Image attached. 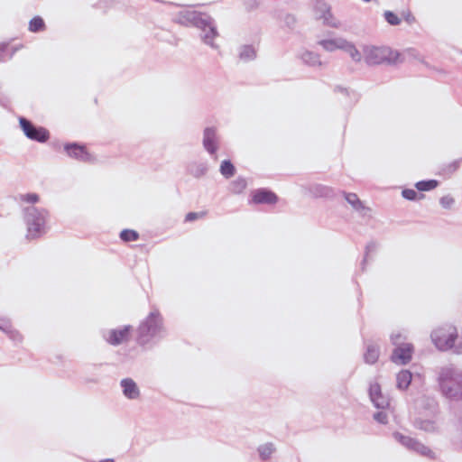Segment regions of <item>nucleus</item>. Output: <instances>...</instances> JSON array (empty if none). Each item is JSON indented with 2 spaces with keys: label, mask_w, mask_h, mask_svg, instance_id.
<instances>
[{
  "label": "nucleus",
  "mask_w": 462,
  "mask_h": 462,
  "mask_svg": "<svg viewBox=\"0 0 462 462\" xmlns=\"http://www.w3.org/2000/svg\"><path fill=\"white\" fill-rule=\"evenodd\" d=\"M344 195L346 201L353 207V208H355L356 210H360L364 208L363 203L358 199L356 194L344 192Z\"/></svg>",
  "instance_id": "b1692460"
},
{
  "label": "nucleus",
  "mask_w": 462,
  "mask_h": 462,
  "mask_svg": "<svg viewBox=\"0 0 462 462\" xmlns=\"http://www.w3.org/2000/svg\"><path fill=\"white\" fill-rule=\"evenodd\" d=\"M45 23L43 19L40 16H34L29 22V31L32 32H38L45 30Z\"/></svg>",
  "instance_id": "412c9836"
},
{
  "label": "nucleus",
  "mask_w": 462,
  "mask_h": 462,
  "mask_svg": "<svg viewBox=\"0 0 462 462\" xmlns=\"http://www.w3.org/2000/svg\"><path fill=\"white\" fill-rule=\"evenodd\" d=\"M402 195L404 199H406L408 200H416L418 199H420L424 197L423 195L418 196L417 191H415L414 189H403L402 192Z\"/></svg>",
  "instance_id": "c756f323"
},
{
  "label": "nucleus",
  "mask_w": 462,
  "mask_h": 462,
  "mask_svg": "<svg viewBox=\"0 0 462 462\" xmlns=\"http://www.w3.org/2000/svg\"><path fill=\"white\" fill-rule=\"evenodd\" d=\"M20 199L28 203H37L40 200V197L36 193L23 194L20 196Z\"/></svg>",
  "instance_id": "2f4dec72"
},
{
  "label": "nucleus",
  "mask_w": 462,
  "mask_h": 462,
  "mask_svg": "<svg viewBox=\"0 0 462 462\" xmlns=\"http://www.w3.org/2000/svg\"><path fill=\"white\" fill-rule=\"evenodd\" d=\"M378 357L379 347L372 344L368 345L364 355L365 362L369 365H373L378 360Z\"/></svg>",
  "instance_id": "f3484780"
},
{
  "label": "nucleus",
  "mask_w": 462,
  "mask_h": 462,
  "mask_svg": "<svg viewBox=\"0 0 462 462\" xmlns=\"http://www.w3.org/2000/svg\"><path fill=\"white\" fill-rule=\"evenodd\" d=\"M48 212L44 208L30 206L24 208V221L27 226L28 239L40 237L45 232Z\"/></svg>",
  "instance_id": "39448f33"
},
{
  "label": "nucleus",
  "mask_w": 462,
  "mask_h": 462,
  "mask_svg": "<svg viewBox=\"0 0 462 462\" xmlns=\"http://www.w3.org/2000/svg\"><path fill=\"white\" fill-rule=\"evenodd\" d=\"M346 42V39L344 38H335V39H327L322 40L319 42V44L327 51H335L337 50H342L344 48Z\"/></svg>",
  "instance_id": "4468645a"
},
{
  "label": "nucleus",
  "mask_w": 462,
  "mask_h": 462,
  "mask_svg": "<svg viewBox=\"0 0 462 462\" xmlns=\"http://www.w3.org/2000/svg\"><path fill=\"white\" fill-rule=\"evenodd\" d=\"M323 19L328 25L332 27H337L339 25V23L333 17L329 8H328L324 14Z\"/></svg>",
  "instance_id": "7c9ffc66"
},
{
  "label": "nucleus",
  "mask_w": 462,
  "mask_h": 462,
  "mask_svg": "<svg viewBox=\"0 0 462 462\" xmlns=\"http://www.w3.org/2000/svg\"><path fill=\"white\" fill-rule=\"evenodd\" d=\"M57 152L70 159L92 163L99 161L100 155L90 151L89 146H57Z\"/></svg>",
  "instance_id": "0eeeda50"
},
{
  "label": "nucleus",
  "mask_w": 462,
  "mask_h": 462,
  "mask_svg": "<svg viewBox=\"0 0 462 462\" xmlns=\"http://www.w3.org/2000/svg\"><path fill=\"white\" fill-rule=\"evenodd\" d=\"M208 147V152L210 153V154H214L217 151V146H213V145H210V146H207Z\"/></svg>",
  "instance_id": "37998d69"
},
{
  "label": "nucleus",
  "mask_w": 462,
  "mask_h": 462,
  "mask_svg": "<svg viewBox=\"0 0 462 462\" xmlns=\"http://www.w3.org/2000/svg\"><path fill=\"white\" fill-rule=\"evenodd\" d=\"M393 438L408 449L413 450L422 456L432 457L433 455V452L428 447L411 437L404 436L400 432H394Z\"/></svg>",
  "instance_id": "9d476101"
},
{
  "label": "nucleus",
  "mask_w": 462,
  "mask_h": 462,
  "mask_svg": "<svg viewBox=\"0 0 462 462\" xmlns=\"http://www.w3.org/2000/svg\"><path fill=\"white\" fill-rule=\"evenodd\" d=\"M220 172L225 178L228 179L234 176L236 169L230 161H223L220 165Z\"/></svg>",
  "instance_id": "5701e85b"
},
{
  "label": "nucleus",
  "mask_w": 462,
  "mask_h": 462,
  "mask_svg": "<svg viewBox=\"0 0 462 462\" xmlns=\"http://www.w3.org/2000/svg\"><path fill=\"white\" fill-rule=\"evenodd\" d=\"M405 337L401 333H393L391 341L395 346L391 360L397 365H406L412 357L413 346L411 343L404 342Z\"/></svg>",
  "instance_id": "423d86ee"
},
{
  "label": "nucleus",
  "mask_w": 462,
  "mask_h": 462,
  "mask_svg": "<svg viewBox=\"0 0 462 462\" xmlns=\"http://www.w3.org/2000/svg\"><path fill=\"white\" fill-rule=\"evenodd\" d=\"M18 49L11 47L8 42L0 43V61L5 60L6 57L12 58Z\"/></svg>",
  "instance_id": "aec40b11"
},
{
  "label": "nucleus",
  "mask_w": 462,
  "mask_h": 462,
  "mask_svg": "<svg viewBox=\"0 0 462 462\" xmlns=\"http://www.w3.org/2000/svg\"><path fill=\"white\" fill-rule=\"evenodd\" d=\"M120 386L124 396L128 400H137L141 396V391L137 383L132 378H124L120 381Z\"/></svg>",
  "instance_id": "f8f14e48"
},
{
  "label": "nucleus",
  "mask_w": 462,
  "mask_h": 462,
  "mask_svg": "<svg viewBox=\"0 0 462 462\" xmlns=\"http://www.w3.org/2000/svg\"><path fill=\"white\" fill-rule=\"evenodd\" d=\"M99 462H115V461L112 458H107V459H103V460H101Z\"/></svg>",
  "instance_id": "c03bdc74"
},
{
  "label": "nucleus",
  "mask_w": 462,
  "mask_h": 462,
  "mask_svg": "<svg viewBox=\"0 0 462 462\" xmlns=\"http://www.w3.org/2000/svg\"><path fill=\"white\" fill-rule=\"evenodd\" d=\"M304 60L307 61V62H311L312 64H315L316 62L320 65L321 62L319 60V56L316 55V54H313L311 52H308L306 54H304Z\"/></svg>",
  "instance_id": "e433bc0d"
},
{
  "label": "nucleus",
  "mask_w": 462,
  "mask_h": 462,
  "mask_svg": "<svg viewBox=\"0 0 462 462\" xmlns=\"http://www.w3.org/2000/svg\"><path fill=\"white\" fill-rule=\"evenodd\" d=\"M120 237L125 242L136 241L139 238V235L134 230L125 229L121 232Z\"/></svg>",
  "instance_id": "bb28decb"
},
{
  "label": "nucleus",
  "mask_w": 462,
  "mask_h": 462,
  "mask_svg": "<svg viewBox=\"0 0 462 462\" xmlns=\"http://www.w3.org/2000/svg\"><path fill=\"white\" fill-rule=\"evenodd\" d=\"M412 379L411 373L408 370H402L397 374L396 383L400 390H406L411 384Z\"/></svg>",
  "instance_id": "2eb2a0df"
},
{
  "label": "nucleus",
  "mask_w": 462,
  "mask_h": 462,
  "mask_svg": "<svg viewBox=\"0 0 462 462\" xmlns=\"http://www.w3.org/2000/svg\"><path fill=\"white\" fill-rule=\"evenodd\" d=\"M455 203L456 200L451 195H445L439 199V204L445 209H451Z\"/></svg>",
  "instance_id": "cd10ccee"
},
{
  "label": "nucleus",
  "mask_w": 462,
  "mask_h": 462,
  "mask_svg": "<svg viewBox=\"0 0 462 462\" xmlns=\"http://www.w3.org/2000/svg\"><path fill=\"white\" fill-rule=\"evenodd\" d=\"M374 419L379 423L385 424L388 421V415L385 411H381L374 414Z\"/></svg>",
  "instance_id": "72a5a7b5"
},
{
  "label": "nucleus",
  "mask_w": 462,
  "mask_h": 462,
  "mask_svg": "<svg viewBox=\"0 0 462 462\" xmlns=\"http://www.w3.org/2000/svg\"><path fill=\"white\" fill-rule=\"evenodd\" d=\"M362 51L368 65L394 64L401 60L400 52L388 46L365 45Z\"/></svg>",
  "instance_id": "20e7f679"
},
{
  "label": "nucleus",
  "mask_w": 462,
  "mask_h": 462,
  "mask_svg": "<svg viewBox=\"0 0 462 462\" xmlns=\"http://www.w3.org/2000/svg\"><path fill=\"white\" fill-rule=\"evenodd\" d=\"M163 319L158 310H153L143 319L137 329V343L145 346L155 338L164 336Z\"/></svg>",
  "instance_id": "f03ea898"
},
{
  "label": "nucleus",
  "mask_w": 462,
  "mask_h": 462,
  "mask_svg": "<svg viewBox=\"0 0 462 462\" xmlns=\"http://www.w3.org/2000/svg\"><path fill=\"white\" fill-rule=\"evenodd\" d=\"M459 167V161H455L451 163H449L444 171H448V174L453 173L456 171Z\"/></svg>",
  "instance_id": "4c0bfd02"
},
{
  "label": "nucleus",
  "mask_w": 462,
  "mask_h": 462,
  "mask_svg": "<svg viewBox=\"0 0 462 462\" xmlns=\"http://www.w3.org/2000/svg\"><path fill=\"white\" fill-rule=\"evenodd\" d=\"M0 329L5 333L11 332L12 323L8 318L0 317Z\"/></svg>",
  "instance_id": "473e14b6"
},
{
  "label": "nucleus",
  "mask_w": 462,
  "mask_h": 462,
  "mask_svg": "<svg viewBox=\"0 0 462 462\" xmlns=\"http://www.w3.org/2000/svg\"><path fill=\"white\" fill-rule=\"evenodd\" d=\"M369 396L374 405L384 410L390 406L389 399L382 394L381 386L377 383H372L369 388Z\"/></svg>",
  "instance_id": "9b49d317"
},
{
  "label": "nucleus",
  "mask_w": 462,
  "mask_h": 462,
  "mask_svg": "<svg viewBox=\"0 0 462 462\" xmlns=\"http://www.w3.org/2000/svg\"><path fill=\"white\" fill-rule=\"evenodd\" d=\"M205 215V213H197V212H189L187 214L185 220L186 221H193L195 219H198L199 217H201Z\"/></svg>",
  "instance_id": "ea45409f"
},
{
  "label": "nucleus",
  "mask_w": 462,
  "mask_h": 462,
  "mask_svg": "<svg viewBox=\"0 0 462 462\" xmlns=\"http://www.w3.org/2000/svg\"><path fill=\"white\" fill-rule=\"evenodd\" d=\"M403 18H404V20H405L408 23H410V24H411V23H413L416 21V19H415L414 15H413L412 14H411L410 12H408L407 14H405L403 15Z\"/></svg>",
  "instance_id": "79ce46f5"
},
{
  "label": "nucleus",
  "mask_w": 462,
  "mask_h": 462,
  "mask_svg": "<svg viewBox=\"0 0 462 462\" xmlns=\"http://www.w3.org/2000/svg\"><path fill=\"white\" fill-rule=\"evenodd\" d=\"M437 380L442 394L454 401L462 400V371L453 365L438 368Z\"/></svg>",
  "instance_id": "f257e3e1"
},
{
  "label": "nucleus",
  "mask_w": 462,
  "mask_h": 462,
  "mask_svg": "<svg viewBox=\"0 0 462 462\" xmlns=\"http://www.w3.org/2000/svg\"><path fill=\"white\" fill-rule=\"evenodd\" d=\"M207 170V167L204 164H201L198 167L197 171L193 174L196 177H200L206 173Z\"/></svg>",
  "instance_id": "a19ab883"
},
{
  "label": "nucleus",
  "mask_w": 462,
  "mask_h": 462,
  "mask_svg": "<svg viewBox=\"0 0 462 462\" xmlns=\"http://www.w3.org/2000/svg\"><path fill=\"white\" fill-rule=\"evenodd\" d=\"M255 55L254 49L251 47H245L240 54L241 59H251Z\"/></svg>",
  "instance_id": "c9c22d12"
},
{
  "label": "nucleus",
  "mask_w": 462,
  "mask_h": 462,
  "mask_svg": "<svg viewBox=\"0 0 462 462\" xmlns=\"http://www.w3.org/2000/svg\"><path fill=\"white\" fill-rule=\"evenodd\" d=\"M20 126L23 134L31 140L45 143L49 140L50 133L42 126H36L29 120L22 117L19 119Z\"/></svg>",
  "instance_id": "6e6552de"
},
{
  "label": "nucleus",
  "mask_w": 462,
  "mask_h": 462,
  "mask_svg": "<svg viewBox=\"0 0 462 462\" xmlns=\"http://www.w3.org/2000/svg\"><path fill=\"white\" fill-rule=\"evenodd\" d=\"M434 346L442 352L451 350L456 355L462 354V341L458 339L457 330L451 325L434 329L430 335Z\"/></svg>",
  "instance_id": "7ed1b4c3"
},
{
  "label": "nucleus",
  "mask_w": 462,
  "mask_h": 462,
  "mask_svg": "<svg viewBox=\"0 0 462 462\" xmlns=\"http://www.w3.org/2000/svg\"><path fill=\"white\" fill-rule=\"evenodd\" d=\"M383 16L386 22L391 25H398L401 23V18L392 11H385Z\"/></svg>",
  "instance_id": "c85d7f7f"
},
{
  "label": "nucleus",
  "mask_w": 462,
  "mask_h": 462,
  "mask_svg": "<svg viewBox=\"0 0 462 462\" xmlns=\"http://www.w3.org/2000/svg\"><path fill=\"white\" fill-rule=\"evenodd\" d=\"M132 327L126 325L119 328L106 329L102 332L103 338L112 346H118L128 341Z\"/></svg>",
  "instance_id": "1a4fd4ad"
},
{
  "label": "nucleus",
  "mask_w": 462,
  "mask_h": 462,
  "mask_svg": "<svg viewBox=\"0 0 462 462\" xmlns=\"http://www.w3.org/2000/svg\"><path fill=\"white\" fill-rule=\"evenodd\" d=\"M343 51H346V53H348V55L351 57V59L355 62H360V61H362L364 60L363 52L361 53L356 49L355 44L353 42H348L347 40H346Z\"/></svg>",
  "instance_id": "dca6fc26"
},
{
  "label": "nucleus",
  "mask_w": 462,
  "mask_h": 462,
  "mask_svg": "<svg viewBox=\"0 0 462 462\" xmlns=\"http://www.w3.org/2000/svg\"><path fill=\"white\" fill-rule=\"evenodd\" d=\"M330 192V189L328 187L324 186H317L316 187V194L318 196H328Z\"/></svg>",
  "instance_id": "58836bf2"
},
{
  "label": "nucleus",
  "mask_w": 462,
  "mask_h": 462,
  "mask_svg": "<svg viewBox=\"0 0 462 462\" xmlns=\"http://www.w3.org/2000/svg\"><path fill=\"white\" fill-rule=\"evenodd\" d=\"M439 181L435 180H421L416 183V188L420 191H428L437 188Z\"/></svg>",
  "instance_id": "393cba45"
},
{
  "label": "nucleus",
  "mask_w": 462,
  "mask_h": 462,
  "mask_svg": "<svg viewBox=\"0 0 462 462\" xmlns=\"http://www.w3.org/2000/svg\"><path fill=\"white\" fill-rule=\"evenodd\" d=\"M273 452H274V447L272 443H266V444L261 445L258 448L259 456L263 460H266V459L270 458Z\"/></svg>",
  "instance_id": "4be33fe9"
},
{
  "label": "nucleus",
  "mask_w": 462,
  "mask_h": 462,
  "mask_svg": "<svg viewBox=\"0 0 462 462\" xmlns=\"http://www.w3.org/2000/svg\"><path fill=\"white\" fill-rule=\"evenodd\" d=\"M414 427L416 429L427 431V432H434L437 430V425L434 420H422L416 419L414 420Z\"/></svg>",
  "instance_id": "a211bd4d"
},
{
  "label": "nucleus",
  "mask_w": 462,
  "mask_h": 462,
  "mask_svg": "<svg viewBox=\"0 0 462 462\" xmlns=\"http://www.w3.org/2000/svg\"><path fill=\"white\" fill-rule=\"evenodd\" d=\"M247 186V181L245 178L238 177L230 183L229 189L231 192L239 194L245 190Z\"/></svg>",
  "instance_id": "6ab92c4d"
},
{
  "label": "nucleus",
  "mask_w": 462,
  "mask_h": 462,
  "mask_svg": "<svg viewBox=\"0 0 462 462\" xmlns=\"http://www.w3.org/2000/svg\"><path fill=\"white\" fill-rule=\"evenodd\" d=\"M376 249V244L374 242H371L369 243L366 247H365V258L362 262V270L364 271L365 270V263H366V258H367V255L370 252H373Z\"/></svg>",
  "instance_id": "f704fd0d"
},
{
  "label": "nucleus",
  "mask_w": 462,
  "mask_h": 462,
  "mask_svg": "<svg viewBox=\"0 0 462 462\" xmlns=\"http://www.w3.org/2000/svg\"><path fill=\"white\" fill-rule=\"evenodd\" d=\"M278 200L277 196L271 190L260 189L254 192L253 202L256 204H274Z\"/></svg>",
  "instance_id": "ddd939ff"
},
{
  "label": "nucleus",
  "mask_w": 462,
  "mask_h": 462,
  "mask_svg": "<svg viewBox=\"0 0 462 462\" xmlns=\"http://www.w3.org/2000/svg\"><path fill=\"white\" fill-rule=\"evenodd\" d=\"M211 32H212V33H213V35H214V36H216V35H217V32L215 31V29H211Z\"/></svg>",
  "instance_id": "a18cd8bd"
},
{
  "label": "nucleus",
  "mask_w": 462,
  "mask_h": 462,
  "mask_svg": "<svg viewBox=\"0 0 462 462\" xmlns=\"http://www.w3.org/2000/svg\"><path fill=\"white\" fill-rule=\"evenodd\" d=\"M217 141V132L215 128H207L204 132L203 144H215Z\"/></svg>",
  "instance_id": "a878e982"
}]
</instances>
